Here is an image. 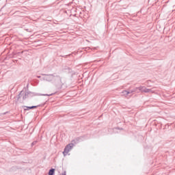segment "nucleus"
I'll return each instance as SVG.
<instances>
[{
	"label": "nucleus",
	"instance_id": "nucleus-4",
	"mask_svg": "<svg viewBox=\"0 0 175 175\" xmlns=\"http://www.w3.org/2000/svg\"><path fill=\"white\" fill-rule=\"evenodd\" d=\"M54 173H55V169H51L49 172V175H54Z\"/></svg>",
	"mask_w": 175,
	"mask_h": 175
},
{
	"label": "nucleus",
	"instance_id": "nucleus-1",
	"mask_svg": "<svg viewBox=\"0 0 175 175\" xmlns=\"http://www.w3.org/2000/svg\"><path fill=\"white\" fill-rule=\"evenodd\" d=\"M73 146H75L73 144H69L65 147L64 150L63 152V155L64 157H66V155L69 154L70 150L73 148Z\"/></svg>",
	"mask_w": 175,
	"mask_h": 175
},
{
	"label": "nucleus",
	"instance_id": "nucleus-3",
	"mask_svg": "<svg viewBox=\"0 0 175 175\" xmlns=\"http://www.w3.org/2000/svg\"><path fill=\"white\" fill-rule=\"evenodd\" d=\"M36 107H39V105L32 106V107H26V109H25V110H31V109H36Z\"/></svg>",
	"mask_w": 175,
	"mask_h": 175
},
{
	"label": "nucleus",
	"instance_id": "nucleus-2",
	"mask_svg": "<svg viewBox=\"0 0 175 175\" xmlns=\"http://www.w3.org/2000/svg\"><path fill=\"white\" fill-rule=\"evenodd\" d=\"M139 91H142V92H151V90L146 88H139Z\"/></svg>",
	"mask_w": 175,
	"mask_h": 175
},
{
	"label": "nucleus",
	"instance_id": "nucleus-5",
	"mask_svg": "<svg viewBox=\"0 0 175 175\" xmlns=\"http://www.w3.org/2000/svg\"><path fill=\"white\" fill-rule=\"evenodd\" d=\"M124 95H125V96H127V95H129V94H131L130 92H127V91H124L123 92Z\"/></svg>",
	"mask_w": 175,
	"mask_h": 175
},
{
	"label": "nucleus",
	"instance_id": "nucleus-6",
	"mask_svg": "<svg viewBox=\"0 0 175 175\" xmlns=\"http://www.w3.org/2000/svg\"><path fill=\"white\" fill-rule=\"evenodd\" d=\"M62 175H66V172H64Z\"/></svg>",
	"mask_w": 175,
	"mask_h": 175
}]
</instances>
